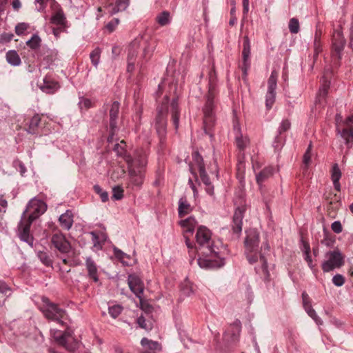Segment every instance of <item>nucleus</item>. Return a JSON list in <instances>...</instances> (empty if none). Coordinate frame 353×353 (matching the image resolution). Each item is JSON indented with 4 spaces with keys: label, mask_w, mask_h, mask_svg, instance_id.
<instances>
[{
    "label": "nucleus",
    "mask_w": 353,
    "mask_h": 353,
    "mask_svg": "<svg viewBox=\"0 0 353 353\" xmlns=\"http://www.w3.org/2000/svg\"><path fill=\"white\" fill-rule=\"evenodd\" d=\"M169 97L165 96L161 104L157 108L154 128L159 138V152H165L163 148L167 134V114L170 112L171 119L176 130L179 125L180 109L178 99L174 98L169 105Z\"/></svg>",
    "instance_id": "f257e3e1"
},
{
    "label": "nucleus",
    "mask_w": 353,
    "mask_h": 353,
    "mask_svg": "<svg viewBox=\"0 0 353 353\" xmlns=\"http://www.w3.org/2000/svg\"><path fill=\"white\" fill-rule=\"evenodd\" d=\"M245 252L248 261L250 264L258 261L259 259L261 263L259 268H255L256 272L259 274H263L265 279H268L269 272L268 270V264L265 258V251H269L270 246L267 242H264L259 247V234L254 229H250L246 231V237L244 241Z\"/></svg>",
    "instance_id": "f03ea898"
},
{
    "label": "nucleus",
    "mask_w": 353,
    "mask_h": 353,
    "mask_svg": "<svg viewBox=\"0 0 353 353\" xmlns=\"http://www.w3.org/2000/svg\"><path fill=\"white\" fill-rule=\"evenodd\" d=\"M213 77L212 74L210 77L209 90L206 96V101L203 108V128L205 132L208 134L210 137H212L211 130L214 126L216 117L215 109L216 103L214 101L216 95L215 84L213 83Z\"/></svg>",
    "instance_id": "7ed1b4c3"
},
{
    "label": "nucleus",
    "mask_w": 353,
    "mask_h": 353,
    "mask_svg": "<svg viewBox=\"0 0 353 353\" xmlns=\"http://www.w3.org/2000/svg\"><path fill=\"white\" fill-rule=\"evenodd\" d=\"M194 159L193 161L190 163V168L193 172V170L195 169H198L200 177L202 181V182L206 185L211 183L210 181V179L208 176L206 174V168L211 172H217V165H216V161L213 157H211L210 156H206L208 159H204L203 158V156H193Z\"/></svg>",
    "instance_id": "20e7f679"
},
{
    "label": "nucleus",
    "mask_w": 353,
    "mask_h": 353,
    "mask_svg": "<svg viewBox=\"0 0 353 353\" xmlns=\"http://www.w3.org/2000/svg\"><path fill=\"white\" fill-rule=\"evenodd\" d=\"M42 301L44 304L41 310L44 316L48 320L63 325V319L66 316L65 310L61 308L57 304L50 302L47 297H43Z\"/></svg>",
    "instance_id": "39448f33"
},
{
    "label": "nucleus",
    "mask_w": 353,
    "mask_h": 353,
    "mask_svg": "<svg viewBox=\"0 0 353 353\" xmlns=\"http://www.w3.org/2000/svg\"><path fill=\"white\" fill-rule=\"evenodd\" d=\"M55 341L70 352L75 351L79 347L78 341L72 336V332L66 330L63 333L56 330L52 334Z\"/></svg>",
    "instance_id": "423d86ee"
},
{
    "label": "nucleus",
    "mask_w": 353,
    "mask_h": 353,
    "mask_svg": "<svg viewBox=\"0 0 353 353\" xmlns=\"http://www.w3.org/2000/svg\"><path fill=\"white\" fill-rule=\"evenodd\" d=\"M328 259L322 264L323 272H328L336 268H339L344 264V256L339 250L328 252L326 254Z\"/></svg>",
    "instance_id": "0eeeda50"
},
{
    "label": "nucleus",
    "mask_w": 353,
    "mask_h": 353,
    "mask_svg": "<svg viewBox=\"0 0 353 353\" xmlns=\"http://www.w3.org/2000/svg\"><path fill=\"white\" fill-rule=\"evenodd\" d=\"M212 233L210 230L205 226H200L198 228L196 234V241L201 247H206L210 253L217 255L218 252L214 249L211 244Z\"/></svg>",
    "instance_id": "6e6552de"
},
{
    "label": "nucleus",
    "mask_w": 353,
    "mask_h": 353,
    "mask_svg": "<svg viewBox=\"0 0 353 353\" xmlns=\"http://www.w3.org/2000/svg\"><path fill=\"white\" fill-rule=\"evenodd\" d=\"M346 43L343 34L340 30H334L332 39V56L337 60L341 58V53Z\"/></svg>",
    "instance_id": "1a4fd4ad"
},
{
    "label": "nucleus",
    "mask_w": 353,
    "mask_h": 353,
    "mask_svg": "<svg viewBox=\"0 0 353 353\" xmlns=\"http://www.w3.org/2000/svg\"><path fill=\"white\" fill-rule=\"evenodd\" d=\"M250 54L251 45L249 37L248 36H244L243 40L242 65H241L243 79L247 77L248 71L250 68Z\"/></svg>",
    "instance_id": "9d476101"
},
{
    "label": "nucleus",
    "mask_w": 353,
    "mask_h": 353,
    "mask_svg": "<svg viewBox=\"0 0 353 353\" xmlns=\"http://www.w3.org/2000/svg\"><path fill=\"white\" fill-rule=\"evenodd\" d=\"M47 209L46 204L41 200L32 199L28 203L24 214L30 212L27 219H30L32 216L34 221L37 219L41 214H43Z\"/></svg>",
    "instance_id": "9b49d317"
},
{
    "label": "nucleus",
    "mask_w": 353,
    "mask_h": 353,
    "mask_svg": "<svg viewBox=\"0 0 353 353\" xmlns=\"http://www.w3.org/2000/svg\"><path fill=\"white\" fill-rule=\"evenodd\" d=\"M119 108L120 103L116 101L112 103L109 110L110 134L108 138V141L109 142L110 141V139H112V137H114L115 132L118 130L117 120L119 119Z\"/></svg>",
    "instance_id": "f8f14e48"
},
{
    "label": "nucleus",
    "mask_w": 353,
    "mask_h": 353,
    "mask_svg": "<svg viewBox=\"0 0 353 353\" xmlns=\"http://www.w3.org/2000/svg\"><path fill=\"white\" fill-rule=\"evenodd\" d=\"M244 207H238L234 213L232 217V221L231 224V230L232 232V234L234 236L236 239H238L242 232V226H243V219L244 216L245 212Z\"/></svg>",
    "instance_id": "ddd939ff"
},
{
    "label": "nucleus",
    "mask_w": 353,
    "mask_h": 353,
    "mask_svg": "<svg viewBox=\"0 0 353 353\" xmlns=\"http://www.w3.org/2000/svg\"><path fill=\"white\" fill-rule=\"evenodd\" d=\"M133 48H139L140 51L142 52L141 57L148 61L152 55V48L150 43L148 39H145L143 37H137L132 41Z\"/></svg>",
    "instance_id": "4468645a"
},
{
    "label": "nucleus",
    "mask_w": 353,
    "mask_h": 353,
    "mask_svg": "<svg viewBox=\"0 0 353 353\" xmlns=\"http://www.w3.org/2000/svg\"><path fill=\"white\" fill-rule=\"evenodd\" d=\"M33 221V216L30 219H25L21 221L19 225V238L29 245H32L33 243V237L30 234V227Z\"/></svg>",
    "instance_id": "2eb2a0df"
},
{
    "label": "nucleus",
    "mask_w": 353,
    "mask_h": 353,
    "mask_svg": "<svg viewBox=\"0 0 353 353\" xmlns=\"http://www.w3.org/2000/svg\"><path fill=\"white\" fill-rule=\"evenodd\" d=\"M128 283L130 290L139 299L141 303L144 285L141 279L136 275L130 274L128 276Z\"/></svg>",
    "instance_id": "dca6fc26"
},
{
    "label": "nucleus",
    "mask_w": 353,
    "mask_h": 353,
    "mask_svg": "<svg viewBox=\"0 0 353 353\" xmlns=\"http://www.w3.org/2000/svg\"><path fill=\"white\" fill-rule=\"evenodd\" d=\"M125 161L128 163L129 170H134V172L141 170L143 172V168L147 165L148 161L145 156H124Z\"/></svg>",
    "instance_id": "f3484780"
},
{
    "label": "nucleus",
    "mask_w": 353,
    "mask_h": 353,
    "mask_svg": "<svg viewBox=\"0 0 353 353\" xmlns=\"http://www.w3.org/2000/svg\"><path fill=\"white\" fill-rule=\"evenodd\" d=\"M51 242L54 248L61 253H68L71 249L70 243L61 233L53 234Z\"/></svg>",
    "instance_id": "a211bd4d"
},
{
    "label": "nucleus",
    "mask_w": 353,
    "mask_h": 353,
    "mask_svg": "<svg viewBox=\"0 0 353 353\" xmlns=\"http://www.w3.org/2000/svg\"><path fill=\"white\" fill-rule=\"evenodd\" d=\"M344 124L347 128H343L341 130L337 127V131L341 134V137L344 139L347 147L349 148V145L353 141V128L349 129L353 124V115L349 116L345 121Z\"/></svg>",
    "instance_id": "6ab92c4d"
},
{
    "label": "nucleus",
    "mask_w": 353,
    "mask_h": 353,
    "mask_svg": "<svg viewBox=\"0 0 353 353\" xmlns=\"http://www.w3.org/2000/svg\"><path fill=\"white\" fill-rule=\"evenodd\" d=\"M241 330L240 321L236 320L230 325L224 334V339L227 342H234L237 340Z\"/></svg>",
    "instance_id": "aec40b11"
},
{
    "label": "nucleus",
    "mask_w": 353,
    "mask_h": 353,
    "mask_svg": "<svg viewBox=\"0 0 353 353\" xmlns=\"http://www.w3.org/2000/svg\"><path fill=\"white\" fill-rule=\"evenodd\" d=\"M85 267L88 272V277L92 279L94 282H98L99 280L98 268L95 262L90 257H88L86 259Z\"/></svg>",
    "instance_id": "412c9836"
},
{
    "label": "nucleus",
    "mask_w": 353,
    "mask_h": 353,
    "mask_svg": "<svg viewBox=\"0 0 353 353\" xmlns=\"http://www.w3.org/2000/svg\"><path fill=\"white\" fill-rule=\"evenodd\" d=\"M39 88L47 94H52L58 90L59 85L57 81L46 77L43 79V82L39 84Z\"/></svg>",
    "instance_id": "4be33fe9"
},
{
    "label": "nucleus",
    "mask_w": 353,
    "mask_h": 353,
    "mask_svg": "<svg viewBox=\"0 0 353 353\" xmlns=\"http://www.w3.org/2000/svg\"><path fill=\"white\" fill-rule=\"evenodd\" d=\"M130 0H117L115 4L110 3L108 6L109 13L111 15L126 10L129 6Z\"/></svg>",
    "instance_id": "5701e85b"
},
{
    "label": "nucleus",
    "mask_w": 353,
    "mask_h": 353,
    "mask_svg": "<svg viewBox=\"0 0 353 353\" xmlns=\"http://www.w3.org/2000/svg\"><path fill=\"white\" fill-rule=\"evenodd\" d=\"M234 130L236 132V143L240 151H243L249 143V139L245 137H243L240 132L239 123H234Z\"/></svg>",
    "instance_id": "b1692460"
},
{
    "label": "nucleus",
    "mask_w": 353,
    "mask_h": 353,
    "mask_svg": "<svg viewBox=\"0 0 353 353\" xmlns=\"http://www.w3.org/2000/svg\"><path fill=\"white\" fill-rule=\"evenodd\" d=\"M59 221L62 228L69 230L73 224V214L72 212L67 210L59 216Z\"/></svg>",
    "instance_id": "393cba45"
},
{
    "label": "nucleus",
    "mask_w": 353,
    "mask_h": 353,
    "mask_svg": "<svg viewBox=\"0 0 353 353\" xmlns=\"http://www.w3.org/2000/svg\"><path fill=\"white\" fill-rule=\"evenodd\" d=\"M130 183L134 186L141 187L143 182V173L141 170L134 172V170H129Z\"/></svg>",
    "instance_id": "a878e982"
},
{
    "label": "nucleus",
    "mask_w": 353,
    "mask_h": 353,
    "mask_svg": "<svg viewBox=\"0 0 353 353\" xmlns=\"http://www.w3.org/2000/svg\"><path fill=\"white\" fill-rule=\"evenodd\" d=\"M274 169L272 167H265L259 174H256V183L261 187L262 183L273 174Z\"/></svg>",
    "instance_id": "bb28decb"
},
{
    "label": "nucleus",
    "mask_w": 353,
    "mask_h": 353,
    "mask_svg": "<svg viewBox=\"0 0 353 353\" xmlns=\"http://www.w3.org/2000/svg\"><path fill=\"white\" fill-rule=\"evenodd\" d=\"M50 21L52 23L63 28H65L67 23L65 16L62 10H58L54 15H52Z\"/></svg>",
    "instance_id": "cd10ccee"
},
{
    "label": "nucleus",
    "mask_w": 353,
    "mask_h": 353,
    "mask_svg": "<svg viewBox=\"0 0 353 353\" xmlns=\"http://www.w3.org/2000/svg\"><path fill=\"white\" fill-rule=\"evenodd\" d=\"M192 210V208L188 203L185 197H182L179 201V215L180 217H183L185 215L189 214Z\"/></svg>",
    "instance_id": "c85d7f7f"
},
{
    "label": "nucleus",
    "mask_w": 353,
    "mask_h": 353,
    "mask_svg": "<svg viewBox=\"0 0 353 353\" xmlns=\"http://www.w3.org/2000/svg\"><path fill=\"white\" fill-rule=\"evenodd\" d=\"M181 227L185 228V233L193 234L195 226L196 225V221L192 216H190L186 219L182 220L180 223Z\"/></svg>",
    "instance_id": "c756f323"
},
{
    "label": "nucleus",
    "mask_w": 353,
    "mask_h": 353,
    "mask_svg": "<svg viewBox=\"0 0 353 353\" xmlns=\"http://www.w3.org/2000/svg\"><path fill=\"white\" fill-rule=\"evenodd\" d=\"M113 138L110 139V141H108V148L110 152V148H112V151L116 153V154H125V142L124 141H121L120 143H112Z\"/></svg>",
    "instance_id": "7c9ffc66"
},
{
    "label": "nucleus",
    "mask_w": 353,
    "mask_h": 353,
    "mask_svg": "<svg viewBox=\"0 0 353 353\" xmlns=\"http://www.w3.org/2000/svg\"><path fill=\"white\" fill-rule=\"evenodd\" d=\"M155 20L161 26H165L171 22L170 12L163 11L157 15Z\"/></svg>",
    "instance_id": "2f4dec72"
},
{
    "label": "nucleus",
    "mask_w": 353,
    "mask_h": 353,
    "mask_svg": "<svg viewBox=\"0 0 353 353\" xmlns=\"http://www.w3.org/2000/svg\"><path fill=\"white\" fill-rule=\"evenodd\" d=\"M6 61L13 66H18L21 64V58L15 50H9L6 53Z\"/></svg>",
    "instance_id": "473e14b6"
},
{
    "label": "nucleus",
    "mask_w": 353,
    "mask_h": 353,
    "mask_svg": "<svg viewBox=\"0 0 353 353\" xmlns=\"http://www.w3.org/2000/svg\"><path fill=\"white\" fill-rule=\"evenodd\" d=\"M41 122V117L39 114H35L31 119L29 126L28 128V132L31 134H36L38 132V126Z\"/></svg>",
    "instance_id": "72a5a7b5"
},
{
    "label": "nucleus",
    "mask_w": 353,
    "mask_h": 353,
    "mask_svg": "<svg viewBox=\"0 0 353 353\" xmlns=\"http://www.w3.org/2000/svg\"><path fill=\"white\" fill-rule=\"evenodd\" d=\"M321 31L316 30L314 35V59H316L319 54L321 52Z\"/></svg>",
    "instance_id": "f704fd0d"
},
{
    "label": "nucleus",
    "mask_w": 353,
    "mask_h": 353,
    "mask_svg": "<svg viewBox=\"0 0 353 353\" xmlns=\"http://www.w3.org/2000/svg\"><path fill=\"white\" fill-rule=\"evenodd\" d=\"M141 343L143 347L152 351L161 349L160 345L158 342L149 340L147 338H143Z\"/></svg>",
    "instance_id": "c9c22d12"
},
{
    "label": "nucleus",
    "mask_w": 353,
    "mask_h": 353,
    "mask_svg": "<svg viewBox=\"0 0 353 353\" xmlns=\"http://www.w3.org/2000/svg\"><path fill=\"white\" fill-rule=\"evenodd\" d=\"M37 256L42 263L46 266L52 267V260L47 252L39 251Z\"/></svg>",
    "instance_id": "e433bc0d"
},
{
    "label": "nucleus",
    "mask_w": 353,
    "mask_h": 353,
    "mask_svg": "<svg viewBox=\"0 0 353 353\" xmlns=\"http://www.w3.org/2000/svg\"><path fill=\"white\" fill-rule=\"evenodd\" d=\"M41 39L37 34H34L30 40L26 42V44L30 48L35 50L40 46Z\"/></svg>",
    "instance_id": "4c0bfd02"
},
{
    "label": "nucleus",
    "mask_w": 353,
    "mask_h": 353,
    "mask_svg": "<svg viewBox=\"0 0 353 353\" xmlns=\"http://www.w3.org/2000/svg\"><path fill=\"white\" fill-rule=\"evenodd\" d=\"M304 309L306 311V312L307 313V314L312 319L314 320V321L317 323V324H321L322 323V321L321 320V319L316 315V313L315 312V310L312 308V304L310 305H307L305 307H304Z\"/></svg>",
    "instance_id": "58836bf2"
},
{
    "label": "nucleus",
    "mask_w": 353,
    "mask_h": 353,
    "mask_svg": "<svg viewBox=\"0 0 353 353\" xmlns=\"http://www.w3.org/2000/svg\"><path fill=\"white\" fill-rule=\"evenodd\" d=\"M101 49L99 48H95L90 54V57L92 64L97 67L100 59Z\"/></svg>",
    "instance_id": "ea45409f"
},
{
    "label": "nucleus",
    "mask_w": 353,
    "mask_h": 353,
    "mask_svg": "<svg viewBox=\"0 0 353 353\" xmlns=\"http://www.w3.org/2000/svg\"><path fill=\"white\" fill-rule=\"evenodd\" d=\"M289 30L292 34H296L299 31V22L296 18H292L289 21Z\"/></svg>",
    "instance_id": "a19ab883"
},
{
    "label": "nucleus",
    "mask_w": 353,
    "mask_h": 353,
    "mask_svg": "<svg viewBox=\"0 0 353 353\" xmlns=\"http://www.w3.org/2000/svg\"><path fill=\"white\" fill-rule=\"evenodd\" d=\"M276 98V92H267L265 96V105L270 110L272 108Z\"/></svg>",
    "instance_id": "79ce46f5"
},
{
    "label": "nucleus",
    "mask_w": 353,
    "mask_h": 353,
    "mask_svg": "<svg viewBox=\"0 0 353 353\" xmlns=\"http://www.w3.org/2000/svg\"><path fill=\"white\" fill-rule=\"evenodd\" d=\"M123 197V189L121 186H114L112 188V199L114 200H121Z\"/></svg>",
    "instance_id": "37998d69"
},
{
    "label": "nucleus",
    "mask_w": 353,
    "mask_h": 353,
    "mask_svg": "<svg viewBox=\"0 0 353 353\" xmlns=\"http://www.w3.org/2000/svg\"><path fill=\"white\" fill-rule=\"evenodd\" d=\"M140 51L139 48H133L132 47V41L131 42L129 50H128V61H135V59L138 54V52Z\"/></svg>",
    "instance_id": "c03bdc74"
},
{
    "label": "nucleus",
    "mask_w": 353,
    "mask_h": 353,
    "mask_svg": "<svg viewBox=\"0 0 353 353\" xmlns=\"http://www.w3.org/2000/svg\"><path fill=\"white\" fill-rule=\"evenodd\" d=\"M94 190L95 192L100 196L103 202L108 201V193L106 191L103 190L99 185H95L94 186Z\"/></svg>",
    "instance_id": "a18cd8bd"
},
{
    "label": "nucleus",
    "mask_w": 353,
    "mask_h": 353,
    "mask_svg": "<svg viewBox=\"0 0 353 353\" xmlns=\"http://www.w3.org/2000/svg\"><path fill=\"white\" fill-rule=\"evenodd\" d=\"M122 307L119 305H115L109 307V313L112 317L116 319L121 312Z\"/></svg>",
    "instance_id": "49530a36"
},
{
    "label": "nucleus",
    "mask_w": 353,
    "mask_h": 353,
    "mask_svg": "<svg viewBox=\"0 0 353 353\" xmlns=\"http://www.w3.org/2000/svg\"><path fill=\"white\" fill-rule=\"evenodd\" d=\"M341 176V172L337 163L332 165V179H340Z\"/></svg>",
    "instance_id": "de8ad7c7"
},
{
    "label": "nucleus",
    "mask_w": 353,
    "mask_h": 353,
    "mask_svg": "<svg viewBox=\"0 0 353 353\" xmlns=\"http://www.w3.org/2000/svg\"><path fill=\"white\" fill-rule=\"evenodd\" d=\"M29 25L26 23H19L15 27V32L18 35L22 34L28 28Z\"/></svg>",
    "instance_id": "09e8293b"
},
{
    "label": "nucleus",
    "mask_w": 353,
    "mask_h": 353,
    "mask_svg": "<svg viewBox=\"0 0 353 353\" xmlns=\"http://www.w3.org/2000/svg\"><path fill=\"white\" fill-rule=\"evenodd\" d=\"M290 122L288 120H283L279 128V134H282L283 132L288 130L290 128Z\"/></svg>",
    "instance_id": "8fccbe9b"
},
{
    "label": "nucleus",
    "mask_w": 353,
    "mask_h": 353,
    "mask_svg": "<svg viewBox=\"0 0 353 353\" xmlns=\"http://www.w3.org/2000/svg\"><path fill=\"white\" fill-rule=\"evenodd\" d=\"M333 283L338 287L342 286L344 284L345 279L341 274H336L332 278Z\"/></svg>",
    "instance_id": "3c124183"
},
{
    "label": "nucleus",
    "mask_w": 353,
    "mask_h": 353,
    "mask_svg": "<svg viewBox=\"0 0 353 353\" xmlns=\"http://www.w3.org/2000/svg\"><path fill=\"white\" fill-rule=\"evenodd\" d=\"M201 267H206V268H213V267H221L222 265V263L219 264H214V263L210 260H203V261H199V262Z\"/></svg>",
    "instance_id": "603ef678"
},
{
    "label": "nucleus",
    "mask_w": 353,
    "mask_h": 353,
    "mask_svg": "<svg viewBox=\"0 0 353 353\" xmlns=\"http://www.w3.org/2000/svg\"><path fill=\"white\" fill-rule=\"evenodd\" d=\"M331 228L332 231L336 234H339L343 230V227L339 221H336L333 222L331 225Z\"/></svg>",
    "instance_id": "864d4df0"
},
{
    "label": "nucleus",
    "mask_w": 353,
    "mask_h": 353,
    "mask_svg": "<svg viewBox=\"0 0 353 353\" xmlns=\"http://www.w3.org/2000/svg\"><path fill=\"white\" fill-rule=\"evenodd\" d=\"M13 37V34L3 33L0 35V43H4L10 42L12 39Z\"/></svg>",
    "instance_id": "5fc2aeb1"
},
{
    "label": "nucleus",
    "mask_w": 353,
    "mask_h": 353,
    "mask_svg": "<svg viewBox=\"0 0 353 353\" xmlns=\"http://www.w3.org/2000/svg\"><path fill=\"white\" fill-rule=\"evenodd\" d=\"M48 0H35L34 3L37 6V10L39 12H42L46 7V1Z\"/></svg>",
    "instance_id": "6e6d98bb"
},
{
    "label": "nucleus",
    "mask_w": 353,
    "mask_h": 353,
    "mask_svg": "<svg viewBox=\"0 0 353 353\" xmlns=\"http://www.w3.org/2000/svg\"><path fill=\"white\" fill-rule=\"evenodd\" d=\"M119 23V19L114 18L106 25V28L110 32H112Z\"/></svg>",
    "instance_id": "4d7b16f0"
},
{
    "label": "nucleus",
    "mask_w": 353,
    "mask_h": 353,
    "mask_svg": "<svg viewBox=\"0 0 353 353\" xmlns=\"http://www.w3.org/2000/svg\"><path fill=\"white\" fill-rule=\"evenodd\" d=\"M79 105H80L81 108H84L85 109L87 110L92 106V102L88 99L83 98L81 99V101L79 102Z\"/></svg>",
    "instance_id": "13d9d810"
},
{
    "label": "nucleus",
    "mask_w": 353,
    "mask_h": 353,
    "mask_svg": "<svg viewBox=\"0 0 353 353\" xmlns=\"http://www.w3.org/2000/svg\"><path fill=\"white\" fill-rule=\"evenodd\" d=\"M278 74L276 71L273 70L268 81V85L277 84Z\"/></svg>",
    "instance_id": "bf43d9fd"
},
{
    "label": "nucleus",
    "mask_w": 353,
    "mask_h": 353,
    "mask_svg": "<svg viewBox=\"0 0 353 353\" xmlns=\"http://www.w3.org/2000/svg\"><path fill=\"white\" fill-rule=\"evenodd\" d=\"M312 162L311 156H303V168L307 170Z\"/></svg>",
    "instance_id": "052dcab7"
},
{
    "label": "nucleus",
    "mask_w": 353,
    "mask_h": 353,
    "mask_svg": "<svg viewBox=\"0 0 353 353\" xmlns=\"http://www.w3.org/2000/svg\"><path fill=\"white\" fill-rule=\"evenodd\" d=\"M301 242H302V244H303V252L304 253V255L307 254H310V244L303 240V239H301Z\"/></svg>",
    "instance_id": "680f3d73"
},
{
    "label": "nucleus",
    "mask_w": 353,
    "mask_h": 353,
    "mask_svg": "<svg viewBox=\"0 0 353 353\" xmlns=\"http://www.w3.org/2000/svg\"><path fill=\"white\" fill-rule=\"evenodd\" d=\"M302 299L303 307L311 305L309 296L305 292L302 293Z\"/></svg>",
    "instance_id": "e2e57ef3"
},
{
    "label": "nucleus",
    "mask_w": 353,
    "mask_h": 353,
    "mask_svg": "<svg viewBox=\"0 0 353 353\" xmlns=\"http://www.w3.org/2000/svg\"><path fill=\"white\" fill-rule=\"evenodd\" d=\"M328 88L329 84L325 83L323 85V87L319 90V95L322 97H325L327 95Z\"/></svg>",
    "instance_id": "0e129e2a"
},
{
    "label": "nucleus",
    "mask_w": 353,
    "mask_h": 353,
    "mask_svg": "<svg viewBox=\"0 0 353 353\" xmlns=\"http://www.w3.org/2000/svg\"><path fill=\"white\" fill-rule=\"evenodd\" d=\"M137 323L141 327L145 329V330L148 329L146 322H145V319H144L143 316H140L139 318H138Z\"/></svg>",
    "instance_id": "69168bd1"
},
{
    "label": "nucleus",
    "mask_w": 353,
    "mask_h": 353,
    "mask_svg": "<svg viewBox=\"0 0 353 353\" xmlns=\"http://www.w3.org/2000/svg\"><path fill=\"white\" fill-rule=\"evenodd\" d=\"M114 253L115 256L120 260L123 259L124 256L125 255V254L123 253L121 250H120L116 248H114Z\"/></svg>",
    "instance_id": "338daca9"
},
{
    "label": "nucleus",
    "mask_w": 353,
    "mask_h": 353,
    "mask_svg": "<svg viewBox=\"0 0 353 353\" xmlns=\"http://www.w3.org/2000/svg\"><path fill=\"white\" fill-rule=\"evenodd\" d=\"M10 291V288L4 283L0 284V292L2 294H7Z\"/></svg>",
    "instance_id": "774afa93"
}]
</instances>
